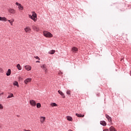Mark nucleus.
Segmentation results:
<instances>
[{
  "label": "nucleus",
  "mask_w": 131,
  "mask_h": 131,
  "mask_svg": "<svg viewBox=\"0 0 131 131\" xmlns=\"http://www.w3.org/2000/svg\"><path fill=\"white\" fill-rule=\"evenodd\" d=\"M32 15H29V17H30L32 20H33L34 22L37 20V15H36V13L35 12H32Z\"/></svg>",
  "instance_id": "nucleus-1"
},
{
  "label": "nucleus",
  "mask_w": 131,
  "mask_h": 131,
  "mask_svg": "<svg viewBox=\"0 0 131 131\" xmlns=\"http://www.w3.org/2000/svg\"><path fill=\"white\" fill-rule=\"evenodd\" d=\"M43 33L44 36H45L46 37H49V38L53 37V34H52V33H51L49 32H48L47 31H44Z\"/></svg>",
  "instance_id": "nucleus-2"
},
{
  "label": "nucleus",
  "mask_w": 131,
  "mask_h": 131,
  "mask_svg": "<svg viewBox=\"0 0 131 131\" xmlns=\"http://www.w3.org/2000/svg\"><path fill=\"white\" fill-rule=\"evenodd\" d=\"M15 5L16 6H18L19 10H23L24 9V7L21 5V4L18 3V2H16L15 3Z\"/></svg>",
  "instance_id": "nucleus-3"
},
{
  "label": "nucleus",
  "mask_w": 131,
  "mask_h": 131,
  "mask_svg": "<svg viewBox=\"0 0 131 131\" xmlns=\"http://www.w3.org/2000/svg\"><path fill=\"white\" fill-rule=\"evenodd\" d=\"M30 104L31 106H33V107L36 106V102L33 100H30Z\"/></svg>",
  "instance_id": "nucleus-4"
},
{
  "label": "nucleus",
  "mask_w": 131,
  "mask_h": 131,
  "mask_svg": "<svg viewBox=\"0 0 131 131\" xmlns=\"http://www.w3.org/2000/svg\"><path fill=\"white\" fill-rule=\"evenodd\" d=\"M32 79L31 78H28L24 80V83L27 84L29 82H31Z\"/></svg>",
  "instance_id": "nucleus-5"
},
{
  "label": "nucleus",
  "mask_w": 131,
  "mask_h": 131,
  "mask_svg": "<svg viewBox=\"0 0 131 131\" xmlns=\"http://www.w3.org/2000/svg\"><path fill=\"white\" fill-rule=\"evenodd\" d=\"M106 118H107V120L109 122H112V118H111L109 115H105Z\"/></svg>",
  "instance_id": "nucleus-6"
},
{
  "label": "nucleus",
  "mask_w": 131,
  "mask_h": 131,
  "mask_svg": "<svg viewBox=\"0 0 131 131\" xmlns=\"http://www.w3.org/2000/svg\"><path fill=\"white\" fill-rule=\"evenodd\" d=\"M78 51V49H77V48L74 47L72 48V52H73V53H76Z\"/></svg>",
  "instance_id": "nucleus-7"
},
{
  "label": "nucleus",
  "mask_w": 131,
  "mask_h": 131,
  "mask_svg": "<svg viewBox=\"0 0 131 131\" xmlns=\"http://www.w3.org/2000/svg\"><path fill=\"white\" fill-rule=\"evenodd\" d=\"M24 30L26 32H28L29 33H30V32L31 31V29H30V27H29L25 28Z\"/></svg>",
  "instance_id": "nucleus-8"
},
{
  "label": "nucleus",
  "mask_w": 131,
  "mask_h": 131,
  "mask_svg": "<svg viewBox=\"0 0 131 131\" xmlns=\"http://www.w3.org/2000/svg\"><path fill=\"white\" fill-rule=\"evenodd\" d=\"M8 12H9L10 14H15V13H16L15 10L11 8L8 10Z\"/></svg>",
  "instance_id": "nucleus-9"
},
{
  "label": "nucleus",
  "mask_w": 131,
  "mask_h": 131,
  "mask_svg": "<svg viewBox=\"0 0 131 131\" xmlns=\"http://www.w3.org/2000/svg\"><path fill=\"white\" fill-rule=\"evenodd\" d=\"M45 120H46V118L45 117H40V121L41 123H43Z\"/></svg>",
  "instance_id": "nucleus-10"
},
{
  "label": "nucleus",
  "mask_w": 131,
  "mask_h": 131,
  "mask_svg": "<svg viewBox=\"0 0 131 131\" xmlns=\"http://www.w3.org/2000/svg\"><path fill=\"white\" fill-rule=\"evenodd\" d=\"M25 68L28 71H30V70H31V67L30 66H25Z\"/></svg>",
  "instance_id": "nucleus-11"
},
{
  "label": "nucleus",
  "mask_w": 131,
  "mask_h": 131,
  "mask_svg": "<svg viewBox=\"0 0 131 131\" xmlns=\"http://www.w3.org/2000/svg\"><path fill=\"white\" fill-rule=\"evenodd\" d=\"M32 28H33V30H34V31H39V28H38V27H37L35 26H33Z\"/></svg>",
  "instance_id": "nucleus-12"
},
{
  "label": "nucleus",
  "mask_w": 131,
  "mask_h": 131,
  "mask_svg": "<svg viewBox=\"0 0 131 131\" xmlns=\"http://www.w3.org/2000/svg\"><path fill=\"white\" fill-rule=\"evenodd\" d=\"M58 93L59 94V95L62 96V98H65V95L64 94V93L62 92V91H61L60 90H59L58 91Z\"/></svg>",
  "instance_id": "nucleus-13"
},
{
  "label": "nucleus",
  "mask_w": 131,
  "mask_h": 131,
  "mask_svg": "<svg viewBox=\"0 0 131 131\" xmlns=\"http://www.w3.org/2000/svg\"><path fill=\"white\" fill-rule=\"evenodd\" d=\"M100 124H101V125H103V126H106V125H107V123H106L105 121H101Z\"/></svg>",
  "instance_id": "nucleus-14"
},
{
  "label": "nucleus",
  "mask_w": 131,
  "mask_h": 131,
  "mask_svg": "<svg viewBox=\"0 0 131 131\" xmlns=\"http://www.w3.org/2000/svg\"><path fill=\"white\" fill-rule=\"evenodd\" d=\"M110 131H117L115 127H114L113 126H112L110 127Z\"/></svg>",
  "instance_id": "nucleus-15"
},
{
  "label": "nucleus",
  "mask_w": 131,
  "mask_h": 131,
  "mask_svg": "<svg viewBox=\"0 0 131 131\" xmlns=\"http://www.w3.org/2000/svg\"><path fill=\"white\" fill-rule=\"evenodd\" d=\"M67 119L69 121H72V120H73V119H72V117L69 116H67Z\"/></svg>",
  "instance_id": "nucleus-16"
},
{
  "label": "nucleus",
  "mask_w": 131,
  "mask_h": 131,
  "mask_svg": "<svg viewBox=\"0 0 131 131\" xmlns=\"http://www.w3.org/2000/svg\"><path fill=\"white\" fill-rule=\"evenodd\" d=\"M0 21H8V19L5 17H2L0 16Z\"/></svg>",
  "instance_id": "nucleus-17"
},
{
  "label": "nucleus",
  "mask_w": 131,
  "mask_h": 131,
  "mask_svg": "<svg viewBox=\"0 0 131 131\" xmlns=\"http://www.w3.org/2000/svg\"><path fill=\"white\" fill-rule=\"evenodd\" d=\"M11 69H8V71L7 72L6 75L7 76H10V75H11Z\"/></svg>",
  "instance_id": "nucleus-18"
},
{
  "label": "nucleus",
  "mask_w": 131,
  "mask_h": 131,
  "mask_svg": "<svg viewBox=\"0 0 131 131\" xmlns=\"http://www.w3.org/2000/svg\"><path fill=\"white\" fill-rule=\"evenodd\" d=\"M16 67L18 70H22V67H21L20 64H17Z\"/></svg>",
  "instance_id": "nucleus-19"
},
{
  "label": "nucleus",
  "mask_w": 131,
  "mask_h": 131,
  "mask_svg": "<svg viewBox=\"0 0 131 131\" xmlns=\"http://www.w3.org/2000/svg\"><path fill=\"white\" fill-rule=\"evenodd\" d=\"M54 53H56V51L52 50L49 52V54H50L51 55H54Z\"/></svg>",
  "instance_id": "nucleus-20"
},
{
  "label": "nucleus",
  "mask_w": 131,
  "mask_h": 131,
  "mask_svg": "<svg viewBox=\"0 0 131 131\" xmlns=\"http://www.w3.org/2000/svg\"><path fill=\"white\" fill-rule=\"evenodd\" d=\"M40 67L43 69V70H45L47 68V66L46 64H42L40 66Z\"/></svg>",
  "instance_id": "nucleus-21"
},
{
  "label": "nucleus",
  "mask_w": 131,
  "mask_h": 131,
  "mask_svg": "<svg viewBox=\"0 0 131 131\" xmlns=\"http://www.w3.org/2000/svg\"><path fill=\"white\" fill-rule=\"evenodd\" d=\"M13 85H16V86H17V88H19V84L18 83L17 81H14L13 83Z\"/></svg>",
  "instance_id": "nucleus-22"
},
{
  "label": "nucleus",
  "mask_w": 131,
  "mask_h": 131,
  "mask_svg": "<svg viewBox=\"0 0 131 131\" xmlns=\"http://www.w3.org/2000/svg\"><path fill=\"white\" fill-rule=\"evenodd\" d=\"M76 115L77 117H84V115H82L81 114H76Z\"/></svg>",
  "instance_id": "nucleus-23"
},
{
  "label": "nucleus",
  "mask_w": 131,
  "mask_h": 131,
  "mask_svg": "<svg viewBox=\"0 0 131 131\" xmlns=\"http://www.w3.org/2000/svg\"><path fill=\"white\" fill-rule=\"evenodd\" d=\"M67 94L69 95V96H70V97L71 96V91L69 90L67 91Z\"/></svg>",
  "instance_id": "nucleus-24"
},
{
  "label": "nucleus",
  "mask_w": 131,
  "mask_h": 131,
  "mask_svg": "<svg viewBox=\"0 0 131 131\" xmlns=\"http://www.w3.org/2000/svg\"><path fill=\"white\" fill-rule=\"evenodd\" d=\"M13 97H14V95L11 93L10 95L7 97V99H10V98H13Z\"/></svg>",
  "instance_id": "nucleus-25"
},
{
  "label": "nucleus",
  "mask_w": 131,
  "mask_h": 131,
  "mask_svg": "<svg viewBox=\"0 0 131 131\" xmlns=\"http://www.w3.org/2000/svg\"><path fill=\"white\" fill-rule=\"evenodd\" d=\"M52 107H57V104L56 103H52L51 104Z\"/></svg>",
  "instance_id": "nucleus-26"
},
{
  "label": "nucleus",
  "mask_w": 131,
  "mask_h": 131,
  "mask_svg": "<svg viewBox=\"0 0 131 131\" xmlns=\"http://www.w3.org/2000/svg\"><path fill=\"white\" fill-rule=\"evenodd\" d=\"M40 107H41V104L39 103H37V108H40Z\"/></svg>",
  "instance_id": "nucleus-27"
},
{
  "label": "nucleus",
  "mask_w": 131,
  "mask_h": 131,
  "mask_svg": "<svg viewBox=\"0 0 131 131\" xmlns=\"http://www.w3.org/2000/svg\"><path fill=\"white\" fill-rule=\"evenodd\" d=\"M0 73H4V70H3V68H0Z\"/></svg>",
  "instance_id": "nucleus-28"
},
{
  "label": "nucleus",
  "mask_w": 131,
  "mask_h": 131,
  "mask_svg": "<svg viewBox=\"0 0 131 131\" xmlns=\"http://www.w3.org/2000/svg\"><path fill=\"white\" fill-rule=\"evenodd\" d=\"M34 58L35 59H36L37 60H40V58H39V57H38V56H34Z\"/></svg>",
  "instance_id": "nucleus-29"
},
{
  "label": "nucleus",
  "mask_w": 131,
  "mask_h": 131,
  "mask_svg": "<svg viewBox=\"0 0 131 131\" xmlns=\"http://www.w3.org/2000/svg\"><path fill=\"white\" fill-rule=\"evenodd\" d=\"M0 109H4V106L1 104H0Z\"/></svg>",
  "instance_id": "nucleus-30"
},
{
  "label": "nucleus",
  "mask_w": 131,
  "mask_h": 131,
  "mask_svg": "<svg viewBox=\"0 0 131 131\" xmlns=\"http://www.w3.org/2000/svg\"><path fill=\"white\" fill-rule=\"evenodd\" d=\"M8 22H9V23H10L11 25H13V21H11L10 20H8Z\"/></svg>",
  "instance_id": "nucleus-31"
},
{
  "label": "nucleus",
  "mask_w": 131,
  "mask_h": 131,
  "mask_svg": "<svg viewBox=\"0 0 131 131\" xmlns=\"http://www.w3.org/2000/svg\"><path fill=\"white\" fill-rule=\"evenodd\" d=\"M44 70H45L46 73H47L48 72V69H47V68Z\"/></svg>",
  "instance_id": "nucleus-32"
},
{
  "label": "nucleus",
  "mask_w": 131,
  "mask_h": 131,
  "mask_svg": "<svg viewBox=\"0 0 131 131\" xmlns=\"http://www.w3.org/2000/svg\"><path fill=\"white\" fill-rule=\"evenodd\" d=\"M103 131H110V130H109V129H103Z\"/></svg>",
  "instance_id": "nucleus-33"
},
{
  "label": "nucleus",
  "mask_w": 131,
  "mask_h": 131,
  "mask_svg": "<svg viewBox=\"0 0 131 131\" xmlns=\"http://www.w3.org/2000/svg\"><path fill=\"white\" fill-rule=\"evenodd\" d=\"M4 95V92H3V93H2L0 94V96H2V95Z\"/></svg>",
  "instance_id": "nucleus-34"
},
{
  "label": "nucleus",
  "mask_w": 131,
  "mask_h": 131,
  "mask_svg": "<svg viewBox=\"0 0 131 131\" xmlns=\"http://www.w3.org/2000/svg\"><path fill=\"white\" fill-rule=\"evenodd\" d=\"M36 63H40V61H36Z\"/></svg>",
  "instance_id": "nucleus-35"
},
{
  "label": "nucleus",
  "mask_w": 131,
  "mask_h": 131,
  "mask_svg": "<svg viewBox=\"0 0 131 131\" xmlns=\"http://www.w3.org/2000/svg\"><path fill=\"white\" fill-rule=\"evenodd\" d=\"M130 75H131V71H130Z\"/></svg>",
  "instance_id": "nucleus-36"
}]
</instances>
